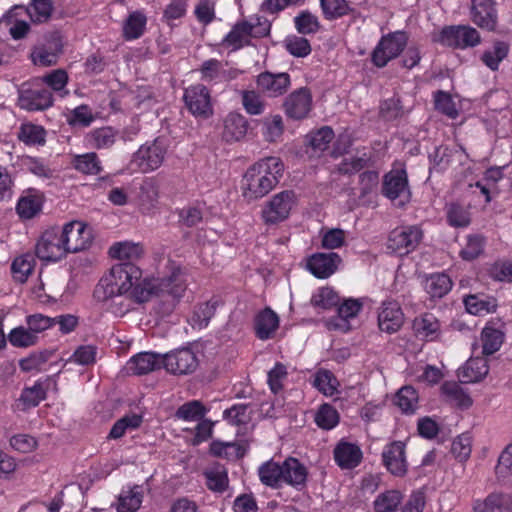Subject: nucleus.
I'll return each mask as SVG.
<instances>
[{"label":"nucleus","mask_w":512,"mask_h":512,"mask_svg":"<svg viewBox=\"0 0 512 512\" xmlns=\"http://www.w3.org/2000/svg\"><path fill=\"white\" fill-rule=\"evenodd\" d=\"M109 273L113 281L117 282L120 289L125 293L132 289L135 281H138L140 277L139 269L130 262L114 265Z\"/></svg>","instance_id":"nucleus-26"},{"label":"nucleus","mask_w":512,"mask_h":512,"mask_svg":"<svg viewBox=\"0 0 512 512\" xmlns=\"http://www.w3.org/2000/svg\"><path fill=\"white\" fill-rule=\"evenodd\" d=\"M435 108L451 119L458 116V110L451 95L444 91H437L434 95Z\"/></svg>","instance_id":"nucleus-59"},{"label":"nucleus","mask_w":512,"mask_h":512,"mask_svg":"<svg viewBox=\"0 0 512 512\" xmlns=\"http://www.w3.org/2000/svg\"><path fill=\"white\" fill-rule=\"evenodd\" d=\"M258 476L262 484L277 489L283 484V463L269 460L258 468Z\"/></svg>","instance_id":"nucleus-28"},{"label":"nucleus","mask_w":512,"mask_h":512,"mask_svg":"<svg viewBox=\"0 0 512 512\" xmlns=\"http://www.w3.org/2000/svg\"><path fill=\"white\" fill-rule=\"evenodd\" d=\"M52 9L51 0H32L27 12L33 22L43 23L50 18Z\"/></svg>","instance_id":"nucleus-55"},{"label":"nucleus","mask_w":512,"mask_h":512,"mask_svg":"<svg viewBox=\"0 0 512 512\" xmlns=\"http://www.w3.org/2000/svg\"><path fill=\"white\" fill-rule=\"evenodd\" d=\"M308 470L297 458L288 457L283 462V483L302 490L306 486Z\"/></svg>","instance_id":"nucleus-20"},{"label":"nucleus","mask_w":512,"mask_h":512,"mask_svg":"<svg viewBox=\"0 0 512 512\" xmlns=\"http://www.w3.org/2000/svg\"><path fill=\"white\" fill-rule=\"evenodd\" d=\"M403 500L399 490H387L380 493L374 500L375 512H395Z\"/></svg>","instance_id":"nucleus-36"},{"label":"nucleus","mask_w":512,"mask_h":512,"mask_svg":"<svg viewBox=\"0 0 512 512\" xmlns=\"http://www.w3.org/2000/svg\"><path fill=\"white\" fill-rule=\"evenodd\" d=\"M404 323V314L398 302L384 301L378 313V326L382 332H397Z\"/></svg>","instance_id":"nucleus-17"},{"label":"nucleus","mask_w":512,"mask_h":512,"mask_svg":"<svg viewBox=\"0 0 512 512\" xmlns=\"http://www.w3.org/2000/svg\"><path fill=\"white\" fill-rule=\"evenodd\" d=\"M97 347L94 345H81L79 346L71 357L69 362H74L79 365L88 366L96 361Z\"/></svg>","instance_id":"nucleus-60"},{"label":"nucleus","mask_w":512,"mask_h":512,"mask_svg":"<svg viewBox=\"0 0 512 512\" xmlns=\"http://www.w3.org/2000/svg\"><path fill=\"white\" fill-rule=\"evenodd\" d=\"M131 297L134 298L137 303H144L149 301L152 297H158L156 285L153 279H144L137 283L135 281L132 287Z\"/></svg>","instance_id":"nucleus-51"},{"label":"nucleus","mask_w":512,"mask_h":512,"mask_svg":"<svg viewBox=\"0 0 512 512\" xmlns=\"http://www.w3.org/2000/svg\"><path fill=\"white\" fill-rule=\"evenodd\" d=\"M315 422L322 429H332L339 422L338 411L329 404H323L315 415Z\"/></svg>","instance_id":"nucleus-53"},{"label":"nucleus","mask_w":512,"mask_h":512,"mask_svg":"<svg viewBox=\"0 0 512 512\" xmlns=\"http://www.w3.org/2000/svg\"><path fill=\"white\" fill-rule=\"evenodd\" d=\"M382 193L391 201H397L402 206L410 199L407 173L404 169H396L388 172L383 179Z\"/></svg>","instance_id":"nucleus-10"},{"label":"nucleus","mask_w":512,"mask_h":512,"mask_svg":"<svg viewBox=\"0 0 512 512\" xmlns=\"http://www.w3.org/2000/svg\"><path fill=\"white\" fill-rule=\"evenodd\" d=\"M213 455L224 458H241L244 456V449L236 443L213 442L210 447Z\"/></svg>","instance_id":"nucleus-57"},{"label":"nucleus","mask_w":512,"mask_h":512,"mask_svg":"<svg viewBox=\"0 0 512 512\" xmlns=\"http://www.w3.org/2000/svg\"><path fill=\"white\" fill-rule=\"evenodd\" d=\"M362 308V304L358 300L349 299L338 306L337 315L329 320L330 328L347 332L351 329L350 319L357 316Z\"/></svg>","instance_id":"nucleus-23"},{"label":"nucleus","mask_w":512,"mask_h":512,"mask_svg":"<svg viewBox=\"0 0 512 512\" xmlns=\"http://www.w3.org/2000/svg\"><path fill=\"white\" fill-rule=\"evenodd\" d=\"M509 52V45L505 42H495L491 49L486 50L481 59L483 63L491 70L495 71L498 69L499 64L504 60Z\"/></svg>","instance_id":"nucleus-43"},{"label":"nucleus","mask_w":512,"mask_h":512,"mask_svg":"<svg viewBox=\"0 0 512 512\" xmlns=\"http://www.w3.org/2000/svg\"><path fill=\"white\" fill-rule=\"evenodd\" d=\"M279 326L278 315L270 308H265L259 312L255 318L254 328L256 336L261 340H267L273 337Z\"/></svg>","instance_id":"nucleus-27"},{"label":"nucleus","mask_w":512,"mask_h":512,"mask_svg":"<svg viewBox=\"0 0 512 512\" xmlns=\"http://www.w3.org/2000/svg\"><path fill=\"white\" fill-rule=\"evenodd\" d=\"M142 253V247L139 244L133 242L116 243L109 249V254L112 258L127 261L138 259Z\"/></svg>","instance_id":"nucleus-41"},{"label":"nucleus","mask_w":512,"mask_h":512,"mask_svg":"<svg viewBox=\"0 0 512 512\" xmlns=\"http://www.w3.org/2000/svg\"><path fill=\"white\" fill-rule=\"evenodd\" d=\"M247 119L239 113H229L223 120L222 138L228 143L243 139L248 130Z\"/></svg>","instance_id":"nucleus-24"},{"label":"nucleus","mask_w":512,"mask_h":512,"mask_svg":"<svg viewBox=\"0 0 512 512\" xmlns=\"http://www.w3.org/2000/svg\"><path fill=\"white\" fill-rule=\"evenodd\" d=\"M296 201V194L292 190H284L272 196L261 211L265 224L273 225L286 220Z\"/></svg>","instance_id":"nucleus-5"},{"label":"nucleus","mask_w":512,"mask_h":512,"mask_svg":"<svg viewBox=\"0 0 512 512\" xmlns=\"http://www.w3.org/2000/svg\"><path fill=\"white\" fill-rule=\"evenodd\" d=\"M146 17L140 12H134L129 15L125 21L123 32L126 39L139 38L145 28Z\"/></svg>","instance_id":"nucleus-52"},{"label":"nucleus","mask_w":512,"mask_h":512,"mask_svg":"<svg viewBox=\"0 0 512 512\" xmlns=\"http://www.w3.org/2000/svg\"><path fill=\"white\" fill-rule=\"evenodd\" d=\"M339 296L337 293L329 288L324 287L319 289L311 298V304L315 308H319L322 310H328L332 307H336L339 304Z\"/></svg>","instance_id":"nucleus-50"},{"label":"nucleus","mask_w":512,"mask_h":512,"mask_svg":"<svg viewBox=\"0 0 512 512\" xmlns=\"http://www.w3.org/2000/svg\"><path fill=\"white\" fill-rule=\"evenodd\" d=\"M488 371L487 361L484 358L476 357L469 359L459 368L457 375L461 382L475 383L486 377Z\"/></svg>","instance_id":"nucleus-25"},{"label":"nucleus","mask_w":512,"mask_h":512,"mask_svg":"<svg viewBox=\"0 0 512 512\" xmlns=\"http://www.w3.org/2000/svg\"><path fill=\"white\" fill-rule=\"evenodd\" d=\"M284 164L278 157H266L253 164L243 179V196L257 200L267 195L279 182Z\"/></svg>","instance_id":"nucleus-1"},{"label":"nucleus","mask_w":512,"mask_h":512,"mask_svg":"<svg viewBox=\"0 0 512 512\" xmlns=\"http://www.w3.org/2000/svg\"><path fill=\"white\" fill-rule=\"evenodd\" d=\"M18 138L28 145H42L45 143V130L37 125L23 124Z\"/></svg>","instance_id":"nucleus-56"},{"label":"nucleus","mask_w":512,"mask_h":512,"mask_svg":"<svg viewBox=\"0 0 512 512\" xmlns=\"http://www.w3.org/2000/svg\"><path fill=\"white\" fill-rule=\"evenodd\" d=\"M334 460L342 469H353L362 460V451L358 445L341 440L334 448Z\"/></svg>","instance_id":"nucleus-22"},{"label":"nucleus","mask_w":512,"mask_h":512,"mask_svg":"<svg viewBox=\"0 0 512 512\" xmlns=\"http://www.w3.org/2000/svg\"><path fill=\"white\" fill-rule=\"evenodd\" d=\"M311 107L312 95L306 87H301L290 93L283 103L285 114L294 120L306 118Z\"/></svg>","instance_id":"nucleus-14"},{"label":"nucleus","mask_w":512,"mask_h":512,"mask_svg":"<svg viewBox=\"0 0 512 512\" xmlns=\"http://www.w3.org/2000/svg\"><path fill=\"white\" fill-rule=\"evenodd\" d=\"M142 421L143 418L139 414L125 415L114 423L108 437L119 439L125 434L126 430L138 428Z\"/></svg>","instance_id":"nucleus-48"},{"label":"nucleus","mask_w":512,"mask_h":512,"mask_svg":"<svg viewBox=\"0 0 512 512\" xmlns=\"http://www.w3.org/2000/svg\"><path fill=\"white\" fill-rule=\"evenodd\" d=\"M35 253L42 261L56 262L64 258L67 253L61 239L60 228L47 229L37 241Z\"/></svg>","instance_id":"nucleus-8"},{"label":"nucleus","mask_w":512,"mask_h":512,"mask_svg":"<svg viewBox=\"0 0 512 512\" xmlns=\"http://www.w3.org/2000/svg\"><path fill=\"white\" fill-rule=\"evenodd\" d=\"M319 2L326 20L339 19L353 12L347 0H319Z\"/></svg>","instance_id":"nucleus-35"},{"label":"nucleus","mask_w":512,"mask_h":512,"mask_svg":"<svg viewBox=\"0 0 512 512\" xmlns=\"http://www.w3.org/2000/svg\"><path fill=\"white\" fill-rule=\"evenodd\" d=\"M162 362L167 372L178 376L192 374L199 364L196 354L189 348L163 354Z\"/></svg>","instance_id":"nucleus-9"},{"label":"nucleus","mask_w":512,"mask_h":512,"mask_svg":"<svg viewBox=\"0 0 512 512\" xmlns=\"http://www.w3.org/2000/svg\"><path fill=\"white\" fill-rule=\"evenodd\" d=\"M452 287V281L447 274L435 273L425 281V289L433 298H442Z\"/></svg>","instance_id":"nucleus-33"},{"label":"nucleus","mask_w":512,"mask_h":512,"mask_svg":"<svg viewBox=\"0 0 512 512\" xmlns=\"http://www.w3.org/2000/svg\"><path fill=\"white\" fill-rule=\"evenodd\" d=\"M61 239L66 253H77L89 247L92 231L81 221H71L60 229Z\"/></svg>","instance_id":"nucleus-6"},{"label":"nucleus","mask_w":512,"mask_h":512,"mask_svg":"<svg viewBox=\"0 0 512 512\" xmlns=\"http://www.w3.org/2000/svg\"><path fill=\"white\" fill-rule=\"evenodd\" d=\"M340 262L341 258L335 252L317 253L309 258L307 267L315 277L324 279L337 270Z\"/></svg>","instance_id":"nucleus-18"},{"label":"nucleus","mask_w":512,"mask_h":512,"mask_svg":"<svg viewBox=\"0 0 512 512\" xmlns=\"http://www.w3.org/2000/svg\"><path fill=\"white\" fill-rule=\"evenodd\" d=\"M242 104L251 115H260L264 112V101L255 91H242Z\"/></svg>","instance_id":"nucleus-62"},{"label":"nucleus","mask_w":512,"mask_h":512,"mask_svg":"<svg viewBox=\"0 0 512 512\" xmlns=\"http://www.w3.org/2000/svg\"><path fill=\"white\" fill-rule=\"evenodd\" d=\"M207 487L218 493L224 492L228 487V475L224 469H215L205 473Z\"/></svg>","instance_id":"nucleus-61"},{"label":"nucleus","mask_w":512,"mask_h":512,"mask_svg":"<svg viewBox=\"0 0 512 512\" xmlns=\"http://www.w3.org/2000/svg\"><path fill=\"white\" fill-rule=\"evenodd\" d=\"M382 461L392 475L405 476L408 471L405 444L402 441H393L387 444L382 452Z\"/></svg>","instance_id":"nucleus-13"},{"label":"nucleus","mask_w":512,"mask_h":512,"mask_svg":"<svg viewBox=\"0 0 512 512\" xmlns=\"http://www.w3.org/2000/svg\"><path fill=\"white\" fill-rule=\"evenodd\" d=\"M258 89L269 97H279L286 93L290 86L288 73H271L265 71L260 73L256 79Z\"/></svg>","instance_id":"nucleus-16"},{"label":"nucleus","mask_w":512,"mask_h":512,"mask_svg":"<svg viewBox=\"0 0 512 512\" xmlns=\"http://www.w3.org/2000/svg\"><path fill=\"white\" fill-rule=\"evenodd\" d=\"M417 401L418 394L411 386L402 387L395 397V404L405 413L414 412Z\"/></svg>","instance_id":"nucleus-54"},{"label":"nucleus","mask_w":512,"mask_h":512,"mask_svg":"<svg viewBox=\"0 0 512 512\" xmlns=\"http://www.w3.org/2000/svg\"><path fill=\"white\" fill-rule=\"evenodd\" d=\"M72 164L77 171L83 174L97 175L102 171L101 161L95 152L76 155Z\"/></svg>","instance_id":"nucleus-34"},{"label":"nucleus","mask_w":512,"mask_h":512,"mask_svg":"<svg viewBox=\"0 0 512 512\" xmlns=\"http://www.w3.org/2000/svg\"><path fill=\"white\" fill-rule=\"evenodd\" d=\"M117 132L111 127L94 129L89 134L90 144L97 149H108L116 141Z\"/></svg>","instance_id":"nucleus-45"},{"label":"nucleus","mask_w":512,"mask_h":512,"mask_svg":"<svg viewBox=\"0 0 512 512\" xmlns=\"http://www.w3.org/2000/svg\"><path fill=\"white\" fill-rule=\"evenodd\" d=\"M25 322L28 330H30L32 334L37 335L38 341L40 338L39 335L42 332L54 326V320H52V317H48L40 313L28 315Z\"/></svg>","instance_id":"nucleus-58"},{"label":"nucleus","mask_w":512,"mask_h":512,"mask_svg":"<svg viewBox=\"0 0 512 512\" xmlns=\"http://www.w3.org/2000/svg\"><path fill=\"white\" fill-rule=\"evenodd\" d=\"M184 101L195 116L208 118L213 113L210 93L203 84L188 87L184 92Z\"/></svg>","instance_id":"nucleus-12"},{"label":"nucleus","mask_w":512,"mask_h":512,"mask_svg":"<svg viewBox=\"0 0 512 512\" xmlns=\"http://www.w3.org/2000/svg\"><path fill=\"white\" fill-rule=\"evenodd\" d=\"M35 266L34 256L26 253L14 259L11 271L16 281L24 283L32 273Z\"/></svg>","instance_id":"nucleus-42"},{"label":"nucleus","mask_w":512,"mask_h":512,"mask_svg":"<svg viewBox=\"0 0 512 512\" xmlns=\"http://www.w3.org/2000/svg\"><path fill=\"white\" fill-rule=\"evenodd\" d=\"M408 42L405 32L396 31L381 37L374 48L371 60L379 68L385 67L388 62L400 55Z\"/></svg>","instance_id":"nucleus-3"},{"label":"nucleus","mask_w":512,"mask_h":512,"mask_svg":"<svg viewBox=\"0 0 512 512\" xmlns=\"http://www.w3.org/2000/svg\"><path fill=\"white\" fill-rule=\"evenodd\" d=\"M117 294L126 293L120 289L117 282L113 281L112 276L108 273L96 285L93 295L96 300H107L109 297L116 296Z\"/></svg>","instance_id":"nucleus-49"},{"label":"nucleus","mask_w":512,"mask_h":512,"mask_svg":"<svg viewBox=\"0 0 512 512\" xmlns=\"http://www.w3.org/2000/svg\"><path fill=\"white\" fill-rule=\"evenodd\" d=\"M422 238L423 231L418 225L401 226L390 232L387 248L392 253L404 256L414 251Z\"/></svg>","instance_id":"nucleus-4"},{"label":"nucleus","mask_w":512,"mask_h":512,"mask_svg":"<svg viewBox=\"0 0 512 512\" xmlns=\"http://www.w3.org/2000/svg\"><path fill=\"white\" fill-rule=\"evenodd\" d=\"M471 20L480 28L493 31L497 25V10L494 0H470Z\"/></svg>","instance_id":"nucleus-15"},{"label":"nucleus","mask_w":512,"mask_h":512,"mask_svg":"<svg viewBox=\"0 0 512 512\" xmlns=\"http://www.w3.org/2000/svg\"><path fill=\"white\" fill-rule=\"evenodd\" d=\"M104 304L106 310L111 312L116 317H122L130 310H132V297L126 294H117L111 296L107 300H97Z\"/></svg>","instance_id":"nucleus-39"},{"label":"nucleus","mask_w":512,"mask_h":512,"mask_svg":"<svg viewBox=\"0 0 512 512\" xmlns=\"http://www.w3.org/2000/svg\"><path fill=\"white\" fill-rule=\"evenodd\" d=\"M504 340V334L499 329L486 326L481 332L482 353L486 356L497 352Z\"/></svg>","instance_id":"nucleus-37"},{"label":"nucleus","mask_w":512,"mask_h":512,"mask_svg":"<svg viewBox=\"0 0 512 512\" xmlns=\"http://www.w3.org/2000/svg\"><path fill=\"white\" fill-rule=\"evenodd\" d=\"M162 359L163 354L141 352L128 361V370L136 375L148 374L163 367Z\"/></svg>","instance_id":"nucleus-21"},{"label":"nucleus","mask_w":512,"mask_h":512,"mask_svg":"<svg viewBox=\"0 0 512 512\" xmlns=\"http://www.w3.org/2000/svg\"><path fill=\"white\" fill-rule=\"evenodd\" d=\"M204 407L199 401H191L180 406L176 416L183 420H200L204 416Z\"/></svg>","instance_id":"nucleus-63"},{"label":"nucleus","mask_w":512,"mask_h":512,"mask_svg":"<svg viewBox=\"0 0 512 512\" xmlns=\"http://www.w3.org/2000/svg\"><path fill=\"white\" fill-rule=\"evenodd\" d=\"M167 140L156 138L152 143L142 145L134 155V161L142 172H149L159 168L167 152Z\"/></svg>","instance_id":"nucleus-7"},{"label":"nucleus","mask_w":512,"mask_h":512,"mask_svg":"<svg viewBox=\"0 0 512 512\" xmlns=\"http://www.w3.org/2000/svg\"><path fill=\"white\" fill-rule=\"evenodd\" d=\"M333 139L334 132L332 128L328 126H324L307 135L308 144L315 153H322L328 149L329 144Z\"/></svg>","instance_id":"nucleus-44"},{"label":"nucleus","mask_w":512,"mask_h":512,"mask_svg":"<svg viewBox=\"0 0 512 512\" xmlns=\"http://www.w3.org/2000/svg\"><path fill=\"white\" fill-rule=\"evenodd\" d=\"M466 310L473 315L490 313L495 310L497 304L494 298L479 295H469L464 299Z\"/></svg>","instance_id":"nucleus-40"},{"label":"nucleus","mask_w":512,"mask_h":512,"mask_svg":"<svg viewBox=\"0 0 512 512\" xmlns=\"http://www.w3.org/2000/svg\"><path fill=\"white\" fill-rule=\"evenodd\" d=\"M313 386L326 396H333L338 392L339 381L334 374L325 369L316 372Z\"/></svg>","instance_id":"nucleus-38"},{"label":"nucleus","mask_w":512,"mask_h":512,"mask_svg":"<svg viewBox=\"0 0 512 512\" xmlns=\"http://www.w3.org/2000/svg\"><path fill=\"white\" fill-rule=\"evenodd\" d=\"M143 492L140 486H134L128 490H123L118 497V512H136L142 503Z\"/></svg>","instance_id":"nucleus-32"},{"label":"nucleus","mask_w":512,"mask_h":512,"mask_svg":"<svg viewBox=\"0 0 512 512\" xmlns=\"http://www.w3.org/2000/svg\"><path fill=\"white\" fill-rule=\"evenodd\" d=\"M42 204V195L35 190H29L19 199L16 210L21 218L31 219L41 211Z\"/></svg>","instance_id":"nucleus-29"},{"label":"nucleus","mask_w":512,"mask_h":512,"mask_svg":"<svg viewBox=\"0 0 512 512\" xmlns=\"http://www.w3.org/2000/svg\"><path fill=\"white\" fill-rule=\"evenodd\" d=\"M19 104L29 111L45 110L53 104L52 93L47 88L24 89L20 93Z\"/></svg>","instance_id":"nucleus-19"},{"label":"nucleus","mask_w":512,"mask_h":512,"mask_svg":"<svg viewBox=\"0 0 512 512\" xmlns=\"http://www.w3.org/2000/svg\"><path fill=\"white\" fill-rule=\"evenodd\" d=\"M495 472L502 481L512 475V445L507 446L500 454Z\"/></svg>","instance_id":"nucleus-64"},{"label":"nucleus","mask_w":512,"mask_h":512,"mask_svg":"<svg viewBox=\"0 0 512 512\" xmlns=\"http://www.w3.org/2000/svg\"><path fill=\"white\" fill-rule=\"evenodd\" d=\"M441 392L445 397V400L451 405L464 409L469 408L472 405V399L470 396L456 382L449 381L443 383L441 386Z\"/></svg>","instance_id":"nucleus-30"},{"label":"nucleus","mask_w":512,"mask_h":512,"mask_svg":"<svg viewBox=\"0 0 512 512\" xmlns=\"http://www.w3.org/2000/svg\"><path fill=\"white\" fill-rule=\"evenodd\" d=\"M438 41L445 46L464 49L478 45L480 34L470 26H448L442 29Z\"/></svg>","instance_id":"nucleus-11"},{"label":"nucleus","mask_w":512,"mask_h":512,"mask_svg":"<svg viewBox=\"0 0 512 512\" xmlns=\"http://www.w3.org/2000/svg\"><path fill=\"white\" fill-rule=\"evenodd\" d=\"M413 327L417 336L429 341L437 339L440 334V323L433 314L415 319Z\"/></svg>","instance_id":"nucleus-31"},{"label":"nucleus","mask_w":512,"mask_h":512,"mask_svg":"<svg viewBox=\"0 0 512 512\" xmlns=\"http://www.w3.org/2000/svg\"><path fill=\"white\" fill-rule=\"evenodd\" d=\"M294 24L298 33L302 35L315 34L321 27L318 17L308 10L301 11L294 18Z\"/></svg>","instance_id":"nucleus-47"},{"label":"nucleus","mask_w":512,"mask_h":512,"mask_svg":"<svg viewBox=\"0 0 512 512\" xmlns=\"http://www.w3.org/2000/svg\"><path fill=\"white\" fill-rule=\"evenodd\" d=\"M158 298L163 302L162 312L169 314L172 312L180 298L186 291V279L182 268L175 261L168 260L165 265L163 275L154 278Z\"/></svg>","instance_id":"nucleus-2"},{"label":"nucleus","mask_w":512,"mask_h":512,"mask_svg":"<svg viewBox=\"0 0 512 512\" xmlns=\"http://www.w3.org/2000/svg\"><path fill=\"white\" fill-rule=\"evenodd\" d=\"M8 341L17 348H28L38 343L37 335L32 334L26 326L13 328L8 334Z\"/></svg>","instance_id":"nucleus-46"}]
</instances>
